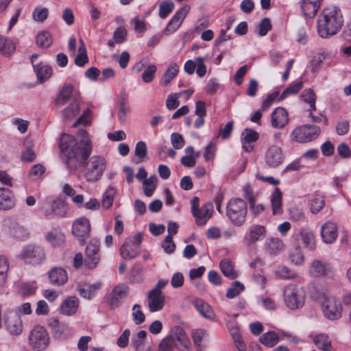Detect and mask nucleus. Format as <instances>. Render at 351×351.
<instances>
[{
  "mask_svg": "<svg viewBox=\"0 0 351 351\" xmlns=\"http://www.w3.org/2000/svg\"><path fill=\"white\" fill-rule=\"evenodd\" d=\"M77 136L81 138L79 142L69 134H62L60 138L59 147L61 152L66 157L67 168L74 171L78 164L84 165L83 174L86 180L88 182H97L106 169V159L97 155L89 158L93 150V143L85 130H80Z\"/></svg>",
  "mask_w": 351,
  "mask_h": 351,
  "instance_id": "f257e3e1",
  "label": "nucleus"
},
{
  "mask_svg": "<svg viewBox=\"0 0 351 351\" xmlns=\"http://www.w3.org/2000/svg\"><path fill=\"white\" fill-rule=\"evenodd\" d=\"M343 23L341 10L335 5L327 6L317 18V34L322 38H330L341 31Z\"/></svg>",
  "mask_w": 351,
  "mask_h": 351,
  "instance_id": "f03ea898",
  "label": "nucleus"
},
{
  "mask_svg": "<svg viewBox=\"0 0 351 351\" xmlns=\"http://www.w3.org/2000/svg\"><path fill=\"white\" fill-rule=\"evenodd\" d=\"M311 297L320 304L323 315L326 319L337 320L341 317L343 306L341 301L331 295L326 288L316 287Z\"/></svg>",
  "mask_w": 351,
  "mask_h": 351,
  "instance_id": "7ed1b4c3",
  "label": "nucleus"
},
{
  "mask_svg": "<svg viewBox=\"0 0 351 351\" xmlns=\"http://www.w3.org/2000/svg\"><path fill=\"white\" fill-rule=\"evenodd\" d=\"M247 206L241 198L231 199L226 206V215L232 224L241 226L246 220Z\"/></svg>",
  "mask_w": 351,
  "mask_h": 351,
  "instance_id": "20e7f679",
  "label": "nucleus"
},
{
  "mask_svg": "<svg viewBox=\"0 0 351 351\" xmlns=\"http://www.w3.org/2000/svg\"><path fill=\"white\" fill-rule=\"evenodd\" d=\"M305 291L295 285H289L284 289V302L287 308L296 310L303 307L305 303Z\"/></svg>",
  "mask_w": 351,
  "mask_h": 351,
  "instance_id": "39448f33",
  "label": "nucleus"
},
{
  "mask_svg": "<svg viewBox=\"0 0 351 351\" xmlns=\"http://www.w3.org/2000/svg\"><path fill=\"white\" fill-rule=\"evenodd\" d=\"M19 257L25 264L36 265L44 262L46 253L41 245L29 244L23 247Z\"/></svg>",
  "mask_w": 351,
  "mask_h": 351,
  "instance_id": "423d86ee",
  "label": "nucleus"
},
{
  "mask_svg": "<svg viewBox=\"0 0 351 351\" xmlns=\"http://www.w3.org/2000/svg\"><path fill=\"white\" fill-rule=\"evenodd\" d=\"M66 210L64 202L58 198L52 199L47 197L40 202V210L48 218L64 217L66 215Z\"/></svg>",
  "mask_w": 351,
  "mask_h": 351,
  "instance_id": "0eeeda50",
  "label": "nucleus"
},
{
  "mask_svg": "<svg viewBox=\"0 0 351 351\" xmlns=\"http://www.w3.org/2000/svg\"><path fill=\"white\" fill-rule=\"evenodd\" d=\"M199 199L197 197H193L191 199V211L195 218V222L198 226H204L211 217L213 206L210 202H206L199 208Z\"/></svg>",
  "mask_w": 351,
  "mask_h": 351,
  "instance_id": "6e6552de",
  "label": "nucleus"
},
{
  "mask_svg": "<svg viewBox=\"0 0 351 351\" xmlns=\"http://www.w3.org/2000/svg\"><path fill=\"white\" fill-rule=\"evenodd\" d=\"M29 345L37 351H43L49 346V336L46 328L41 326H36L29 335Z\"/></svg>",
  "mask_w": 351,
  "mask_h": 351,
  "instance_id": "1a4fd4ad",
  "label": "nucleus"
},
{
  "mask_svg": "<svg viewBox=\"0 0 351 351\" xmlns=\"http://www.w3.org/2000/svg\"><path fill=\"white\" fill-rule=\"evenodd\" d=\"M320 133L319 127L304 125L297 127L291 133V138L298 143H307L316 138Z\"/></svg>",
  "mask_w": 351,
  "mask_h": 351,
  "instance_id": "9d476101",
  "label": "nucleus"
},
{
  "mask_svg": "<svg viewBox=\"0 0 351 351\" xmlns=\"http://www.w3.org/2000/svg\"><path fill=\"white\" fill-rule=\"evenodd\" d=\"M100 242L97 238H93L88 242L85 251L84 264L88 269L95 268L100 261Z\"/></svg>",
  "mask_w": 351,
  "mask_h": 351,
  "instance_id": "9b49d317",
  "label": "nucleus"
},
{
  "mask_svg": "<svg viewBox=\"0 0 351 351\" xmlns=\"http://www.w3.org/2000/svg\"><path fill=\"white\" fill-rule=\"evenodd\" d=\"M130 292L129 287L124 283L115 285L107 295V303L111 308H118L126 299Z\"/></svg>",
  "mask_w": 351,
  "mask_h": 351,
  "instance_id": "f8f14e48",
  "label": "nucleus"
},
{
  "mask_svg": "<svg viewBox=\"0 0 351 351\" xmlns=\"http://www.w3.org/2000/svg\"><path fill=\"white\" fill-rule=\"evenodd\" d=\"M90 221L85 217L76 219L72 225V232L82 244L90 237Z\"/></svg>",
  "mask_w": 351,
  "mask_h": 351,
  "instance_id": "ddd939ff",
  "label": "nucleus"
},
{
  "mask_svg": "<svg viewBox=\"0 0 351 351\" xmlns=\"http://www.w3.org/2000/svg\"><path fill=\"white\" fill-rule=\"evenodd\" d=\"M171 337L176 343V348L179 351H190L191 347V341L187 336L185 330L179 326H176L171 329V335H168Z\"/></svg>",
  "mask_w": 351,
  "mask_h": 351,
  "instance_id": "4468645a",
  "label": "nucleus"
},
{
  "mask_svg": "<svg viewBox=\"0 0 351 351\" xmlns=\"http://www.w3.org/2000/svg\"><path fill=\"white\" fill-rule=\"evenodd\" d=\"M285 156L282 149L278 145H271L265 151L264 161L270 168H276L282 164Z\"/></svg>",
  "mask_w": 351,
  "mask_h": 351,
  "instance_id": "2eb2a0df",
  "label": "nucleus"
},
{
  "mask_svg": "<svg viewBox=\"0 0 351 351\" xmlns=\"http://www.w3.org/2000/svg\"><path fill=\"white\" fill-rule=\"evenodd\" d=\"M7 330L12 335H19L23 329V322L19 315L14 311H8L4 317Z\"/></svg>",
  "mask_w": 351,
  "mask_h": 351,
  "instance_id": "dca6fc26",
  "label": "nucleus"
},
{
  "mask_svg": "<svg viewBox=\"0 0 351 351\" xmlns=\"http://www.w3.org/2000/svg\"><path fill=\"white\" fill-rule=\"evenodd\" d=\"M338 227L336 223L328 220L321 226V237L326 244L333 243L338 237Z\"/></svg>",
  "mask_w": 351,
  "mask_h": 351,
  "instance_id": "f3484780",
  "label": "nucleus"
},
{
  "mask_svg": "<svg viewBox=\"0 0 351 351\" xmlns=\"http://www.w3.org/2000/svg\"><path fill=\"white\" fill-rule=\"evenodd\" d=\"M190 9V5H186L175 13L165 29V32L167 34H171L178 29L189 12Z\"/></svg>",
  "mask_w": 351,
  "mask_h": 351,
  "instance_id": "a211bd4d",
  "label": "nucleus"
},
{
  "mask_svg": "<svg viewBox=\"0 0 351 351\" xmlns=\"http://www.w3.org/2000/svg\"><path fill=\"white\" fill-rule=\"evenodd\" d=\"M147 303L151 313L160 311L165 306V296L162 293H156L150 290L147 293Z\"/></svg>",
  "mask_w": 351,
  "mask_h": 351,
  "instance_id": "6ab92c4d",
  "label": "nucleus"
},
{
  "mask_svg": "<svg viewBox=\"0 0 351 351\" xmlns=\"http://www.w3.org/2000/svg\"><path fill=\"white\" fill-rule=\"evenodd\" d=\"M267 234V230L264 226L253 225L249 228L245 235V239L248 245L264 239Z\"/></svg>",
  "mask_w": 351,
  "mask_h": 351,
  "instance_id": "aec40b11",
  "label": "nucleus"
},
{
  "mask_svg": "<svg viewBox=\"0 0 351 351\" xmlns=\"http://www.w3.org/2000/svg\"><path fill=\"white\" fill-rule=\"evenodd\" d=\"M311 272L315 276H331L334 273V268L330 263L314 260L311 263Z\"/></svg>",
  "mask_w": 351,
  "mask_h": 351,
  "instance_id": "412c9836",
  "label": "nucleus"
},
{
  "mask_svg": "<svg viewBox=\"0 0 351 351\" xmlns=\"http://www.w3.org/2000/svg\"><path fill=\"white\" fill-rule=\"evenodd\" d=\"M242 147L246 152H251L254 149V143L259 138L257 132L252 129L246 128L241 133Z\"/></svg>",
  "mask_w": 351,
  "mask_h": 351,
  "instance_id": "4be33fe9",
  "label": "nucleus"
},
{
  "mask_svg": "<svg viewBox=\"0 0 351 351\" xmlns=\"http://www.w3.org/2000/svg\"><path fill=\"white\" fill-rule=\"evenodd\" d=\"M321 0H302L300 8L303 15L308 19L313 18L320 7Z\"/></svg>",
  "mask_w": 351,
  "mask_h": 351,
  "instance_id": "5701e85b",
  "label": "nucleus"
},
{
  "mask_svg": "<svg viewBox=\"0 0 351 351\" xmlns=\"http://www.w3.org/2000/svg\"><path fill=\"white\" fill-rule=\"evenodd\" d=\"M48 276L50 282L57 286L63 285L68 280L66 271L59 267L51 269L48 273Z\"/></svg>",
  "mask_w": 351,
  "mask_h": 351,
  "instance_id": "b1692460",
  "label": "nucleus"
},
{
  "mask_svg": "<svg viewBox=\"0 0 351 351\" xmlns=\"http://www.w3.org/2000/svg\"><path fill=\"white\" fill-rule=\"evenodd\" d=\"M289 121L288 113L283 108H276L271 114V125L274 128H282Z\"/></svg>",
  "mask_w": 351,
  "mask_h": 351,
  "instance_id": "393cba45",
  "label": "nucleus"
},
{
  "mask_svg": "<svg viewBox=\"0 0 351 351\" xmlns=\"http://www.w3.org/2000/svg\"><path fill=\"white\" fill-rule=\"evenodd\" d=\"M79 304V299L77 297H67L60 306V313L68 316L73 315L77 311Z\"/></svg>",
  "mask_w": 351,
  "mask_h": 351,
  "instance_id": "a878e982",
  "label": "nucleus"
},
{
  "mask_svg": "<svg viewBox=\"0 0 351 351\" xmlns=\"http://www.w3.org/2000/svg\"><path fill=\"white\" fill-rule=\"evenodd\" d=\"M139 254L138 245H135L132 238L128 239L120 247V255L125 259H132Z\"/></svg>",
  "mask_w": 351,
  "mask_h": 351,
  "instance_id": "bb28decb",
  "label": "nucleus"
},
{
  "mask_svg": "<svg viewBox=\"0 0 351 351\" xmlns=\"http://www.w3.org/2000/svg\"><path fill=\"white\" fill-rule=\"evenodd\" d=\"M196 310L206 319L213 320L215 317V312L210 304L202 300L196 299L193 302Z\"/></svg>",
  "mask_w": 351,
  "mask_h": 351,
  "instance_id": "cd10ccee",
  "label": "nucleus"
},
{
  "mask_svg": "<svg viewBox=\"0 0 351 351\" xmlns=\"http://www.w3.org/2000/svg\"><path fill=\"white\" fill-rule=\"evenodd\" d=\"M101 287L102 283L101 282H96L93 284L81 285L78 287V291L82 297L90 300Z\"/></svg>",
  "mask_w": 351,
  "mask_h": 351,
  "instance_id": "c85d7f7f",
  "label": "nucleus"
},
{
  "mask_svg": "<svg viewBox=\"0 0 351 351\" xmlns=\"http://www.w3.org/2000/svg\"><path fill=\"white\" fill-rule=\"evenodd\" d=\"M15 205L14 197L10 190L0 188V210H9Z\"/></svg>",
  "mask_w": 351,
  "mask_h": 351,
  "instance_id": "c756f323",
  "label": "nucleus"
},
{
  "mask_svg": "<svg viewBox=\"0 0 351 351\" xmlns=\"http://www.w3.org/2000/svg\"><path fill=\"white\" fill-rule=\"evenodd\" d=\"M146 337L147 332L145 330H140L132 335L131 343L135 351H152V346L145 348L143 346Z\"/></svg>",
  "mask_w": 351,
  "mask_h": 351,
  "instance_id": "7c9ffc66",
  "label": "nucleus"
},
{
  "mask_svg": "<svg viewBox=\"0 0 351 351\" xmlns=\"http://www.w3.org/2000/svg\"><path fill=\"white\" fill-rule=\"evenodd\" d=\"M313 342L319 350L323 351H335V349L332 346L330 339L326 334L321 333L317 335L313 339Z\"/></svg>",
  "mask_w": 351,
  "mask_h": 351,
  "instance_id": "2f4dec72",
  "label": "nucleus"
},
{
  "mask_svg": "<svg viewBox=\"0 0 351 351\" xmlns=\"http://www.w3.org/2000/svg\"><path fill=\"white\" fill-rule=\"evenodd\" d=\"M179 71V66L177 63L172 62L169 64L160 80L162 86H167L172 80L176 77Z\"/></svg>",
  "mask_w": 351,
  "mask_h": 351,
  "instance_id": "473e14b6",
  "label": "nucleus"
},
{
  "mask_svg": "<svg viewBox=\"0 0 351 351\" xmlns=\"http://www.w3.org/2000/svg\"><path fill=\"white\" fill-rule=\"evenodd\" d=\"M46 240L53 246H60L64 242V235L59 228H53L45 235Z\"/></svg>",
  "mask_w": 351,
  "mask_h": 351,
  "instance_id": "72a5a7b5",
  "label": "nucleus"
},
{
  "mask_svg": "<svg viewBox=\"0 0 351 351\" xmlns=\"http://www.w3.org/2000/svg\"><path fill=\"white\" fill-rule=\"evenodd\" d=\"M71 334V330L67 324L56 322V324L53 327V335L55 338L64 339L69 337Z\"/></svg>",
  "mask_w": 351,
  "mask_h": 351,
  "instance_id": "f704fd0d",
  "label": "nucleus"
},
{
  "mask_svg": "<svg viewBox=\"0 0 351 351\" xmlns=\"http://www.w3.org/2000/svg\"><path fill=\"white\" fill-rule=\"evenodd\" d=\"M34 69L37 78L40 82L47 80L53 73V69L50 66L43 64V63L34 64Z\"/></svg>",
  "mask_w": 351,
  "mask_h": 351,
  "instance_id": "c9c22d12",
  "label": "nucleus"
},
{
  "mask_svg": "<svg viewBox=\"0 0 351 351\" xmlns=\"http://www.w3.org/2000/svg\"><path fill=\"white\" fill-rule=\"evenodd\" d=\"M282 194L278 188H276L271 195V203L274 215H280L282 212Z\"/></svg>",
  "mask_w": 351,
  "mask_h": 351,
  "instance_id": "e433bc0d",
  "label": "nucleus"
},
{
  "mask_svg": "<svg viewBox=\"0 0 351 351\" xmlns=\"http://www.w3.org/2000/svg\"><path fill=\"white\" fill-rule=\"evenodd\" d=\"M301 239L306 247L313 250L315 247V239L313 232L309 228H302L300 232Z\"/></svg>",
  "mask_w": 351,
  "mask_h": 351,
  "instance_id": "4c0bfd02",
  "label": "nucleus"
},
{
  "mask_svg": "<svg viewBox=\"0 0 351 351\" xmlns=\"http://www.w3.org/2000/svg\"><path fill=\"white\" fill-rule=\"evenodd\" d=\"M15 49V44L11 39L0 35V53L5 56H10Z\"/></svg>",
  "mask_w": 351,
  "mask_h": 351,
  "instance_id": "58836bf2",
  "label": "nucleus"
},
{
  "mask_svg": "<svg viewBox=\"0 0 351 351\" xmlns=\"http://www.w3.org/2000/svg\"><path fill=\"white\" fill-rule=\"evenodd\" d=\"M325 206V197L322 194L316 193L309 201L310 211L313 214H317L323 209Z\"/></svg>",
  "mask_w": 351,
  "mask_h": 351,
  "instance_id": "ea45409f",
  "label": "nucleus"
},
{
  "mask_svg": "<svg viewBox=\"0 0 351 351\" xmlns=\"http://www.w3.org/2000/svg\"><path fill=\"white\" fill-rule=\"evenodd\" d=\"M9 262L5 256H0V287L5 286L7 282Z\"/></svg>",
  "mask_w": 351,
  "mask_h": 351,
  "instance_id": "a19ab883",
  "label": "nucleus"
},
{
  "mask_svg": "<svg viewBox=\"0 0 351 351\" xmlns=\"http://www.w3.org/2000/svg\"><path fill=\"white\" fill-rule=\"evenodd\" d=\"M278 341L279 337L278 334L274 331L265 332L260 337V341L269 348H272L276 346Z\"/></svg>",
  "mask_w": 351,
  "mask_h": 351,
  "instance_id": "79ce46f5",
  "label": "nucleus"
},
{
  "mask_svg": "<svg viewBox=\"0 0 351 351\" xmlns=\"http://www.w3.org/2000/svg\"><path fill=\"white\" fill-rule=\"evenodd\" d=\"M206 331L204 329L199 328L193 330L192 338L197 348V351H202L204 346L202 344V340L206 337Z\"/></svg>",
  "mask_w": 351,
  "mask_h": 351,
  "instance_id": "37998d69",
  "label": "nucleus"
},
{
  "mask_svg": "<svg viewBox=\"0 0 351 351\" xmlns=\"http://www.w3.org/2000/svg\"><path fill=\"white\" fill-rule=\"evenodd\" d=\"M157 180L156 176L154 175L143 181V191L146 196L150 197L153 195L156 188Z\"/></svg>",
  "mask_w": 351,
  "mask_h": 351,
  "instance_id": "c03bdc74",
  "label": "nucleus"
},
{
  "mask_svg": "<svg viewBox=\"0 0 351 351\" xmlns=\"http://www.w3.org/2000/svg\"><path fill=\"white\" fill-rule=\"evenodd\" d=\"M300 97L304 102L309 104V111H315L316 110V96L313 90L311 88L304 90L300 95Z\"/></svg>",
  "mask_w": 351,
  "mask_h": 351,
  "instance_id": "a18cd8bd",
  "label": "nucleus"
},
{
  "mask_svg": "<svg viewBox=\"0 0 351 351\" xmlns=\"http://www.w3.org/2000/svg\"><path fill=\"white\" fill-rule=\"evenodd\" d=\"M302 81H299L293 84L290 85L287 88H285L284 91L282 93L281 95L278 98V101H282V99L289 97L290 95H296L302 89Z\"/></svg>",
  "mask_w": 351,
  "mask_h": 351,
  "instance_id": "49530a36",
  "label": "nucleus"
},
{
  "mask_svg": "<svg viewBox=\"0 0 351 351\" xmlns=\"http://www.w3.org/2000/svg\"><path fill=\"white\" fill-rule=\"evenodd\" d=\"M80 105L78 101L75 99L70 105L64 108L62 114L64 117L71 119L75 117L80 113Z\"/></svg>",
  "mask_w": 351,
  "mask_h": 351,
  "instance_id": "de8ad7c7",
  "label": "nucleus"
},
{
  "mask_svg": "<svg viewBox=\"0 0 351 351\" xmlns=\"http://www.w3.org/2000/svg\"><path fill=\"white\" fill-rule=\"evenodd\" d=\"M267 251L271 254H276L283 248V243L278 238H271L266 243Z\"/></svg>",
  "mask_w": 351,
  "mask_h": 351,
  "instance_id": "09e8293b",
  "label": "nucleus"
},
{
  "mask_svg": "<svg viewBox=\"0 0 351 351\" xmlns=\"http://www.w3.org/2000/svg\"><path fill=\"white\" fill-rule=\"evenodd\" d=\"M220 269L224 276L232 279L237 277V273L234 270L233 265L230 260H222L220 263Z\"/></svg>",
  "mask_w": 351,
  "mask_h": 351,
  "instance_id": "8fccbe9b",
  "label": "nucleus"
},
{
  "mask_svg": "<svg viewBox=\"0 0 351 351\" xmlns=\"http://www.w3.org/2000/svg\"><path fill=\"white\" fill-rule=\"evenodd\" d=\"M175 4L171 0H164L159 5V16L165 19L174 9Z\"/></svg>",
  "mask_w": 351,
  "mask_h": 351,
  "instance_id": "3c124183",
  "label": "nucleus"
},
{
  "mask_svg": "<svg viewBox=\"0 0 351 351\" xmlns=\"http://www.w3.org/2000/svg\"><path fill=\"white\" fill-rule=\"evenodd\" d=\"M73 87L71 85H66L61 90L57 99L58 105H64L71 98L73 93Z\"/></svg>",
  "mask_w": 351,
  "mask_h": 351,
  "instance_id": "603ef678",
  "label": "nucleus"
},
{
  "mask_svg": "<svg viewBox=\"0 0 351 351\" xmlns=\"http://www.w3.org/2000/svg\"><path fill=\"white\" fill-rule=\"evenodd\" d=\"M36 43L38 46L43 48H47L52 43V36L48 32H40L36 36Z\"/></svg>",
  "mask_w": 351,
  "mask_h": 351,
  "instance_id": "864d4df0",
  "label": "nucleus"
},
{
  "mask_svg": "<svg viewBox=\"0 0 351 351\" xmlns=\"http://www.w3.org/2000/svg\"><path fill=\"white\" fill-rule=\"evenodd\" d=\"M275 274L283 279H293L297 276L295 272L285 265L278 266L275 271Z\"/></svg>",
  "mask_w": 351,
  "mask_h": 351,
  "instance_id": "5fc2aeb1",
  "label": "nucleus"
},
{
  "mask_svg": "<svg viewBox=\"0 0 351 351\" xmlns=\"http://www.w3.org/2000/svg\"><path fill=\"white\" fill-rule=\"evenodd\" d=\"M289 259L295 265H301L304 263V256L300 247H295L289 252Z\"/></svg>",
  "mask_w": 351,
  "mask_h": 351,
  "instance_id": "6e6d98bb",
  "label": "nucleus"
},
{
  "mask_svg": "<svg viewBox=\"0 0 351 351\" xmlns=\"http://www.w3.org/2000/svg\"><path fill=\"white\" fill-rule=\"evenodd\" d=\"M176 343L171 337L167 336L159 342L156 351H173Z\"/></svg>",
  "mask_w": 351,
  "mask_h": 351,
  "instance_id": "4d7b16f0",
  "label": "nucleus"
},
{
  "mask_svg": "<svg viewBox=\"0 0 351 351\" xmlns=\"http://www.w3.org/2000/svg\"><path fill=\"white\" fill-rule=\"evenodd\" d=\"M80 42L81 46L78 48L79 53L75 58V63L78 66H83L88 62V58L84 43L82 40H80Z\"/></svg>",
  "mask_w": 351,
  "mask_h": 351,
  "instance_id": "13d9d810",
  "label": "nucleus"
},
{
  "mask_svg": "<svg viewBox=\"0 0 351 351\" xmlns=\"http://www.w3.org/2000/svg\"><path fill=\"white\" fill-rule=\"evenodd\" d=\"M115 195L114 189L112 187H108L104 194L103 195L102 198V206L108 209L110 208L112 205L114 196Z\"/></svg>",
  "mask_w": 351,
  "mask_h": 351,
  "instance_id": "bf43d9fd",
  "label": "nucleus"
},
{
  "mask_svg": "<svg viewBox=\"0 0 351 351\" xmlns=\"http://www.w3.org/2000/svg\"><path fill=\"white\" fill-rule=\"evenodd\" d=\"M10 234L16 239H23L25 237L26 234V230L19 223H12L10 227Z\"/></svg>",
  "mask_w": 351,
  "mask_h": 351,
  "instance_id": "052dcab7",
  "label": "nucleus"
},
{
  "mask_svg": "<svg viewBox=\"0 0 351 351\" xmlns=\"http://www.w3.org/2000/svg\"><path fill=\"white\" fill-rule=\"evenodd\" d=\"M244 290V285L239 281H235L233 285L228 289L226 297L234 298L239 295Z\"/></svg>",
  "mask_w": 351,
  "mask_h": 351,
  "instance_id": "680f3d73",
  "label": "nucleus"
},
{
  "mask_svg": "<svg viewBox=\"0 0 351 351\" xmlns=\"http://www.w3.org/2000/svg\"><path fill=\"white\" fill-rule=\"evenodd\" d=\"M49 10L47 8L37 7L32 13L34 21L38 22H43L48 16Z\"/></svg>",
  "mask_w": 351,
  "mask_h": 351,
  "instance_id": "e2e57ef3",
  "label": "nucleus"
},
{
  "mask_svg": "<svg viewBox=\"0 0 351 351\" xmlns=\"http://www.w3.org/2000/svg\"><path fill=\"white\" fill-rule=\"evenodd\" d=\"M132 319L136 324H141L145 321V315L141 311L139 304H134L132 307Z\"/></svg>",
  "mask_w": 351,
  "mask_h": 351,
  "instance_id": "0e129e2a",
  "label": "nucleus"
},
{
  "mask_svg": "<svg viewBox=\"0 0 351 351\" xmlns=\"http://www.w3.org/2000/svg\"><path fill=\"white\" fill-rule=\"evenodd\" d=\"M271 28V25L270 20L268 18H264L257 25L258 34L261 36H264L267 34Z\"/></svg>",
  "mask_w": 351,
  "mask_h": 351,
  "instance_id": "69168bd1",
  "label": "nucleus"
},
{
  "mask_svg": "<svg viewBox=\"0 0 351 351\" xmlns=\"http://www.w3.org/2000/svg\"><path fill=\"white\" fill-rule=\"evenodd\" d=\"M128 112H129V107L127 105V102H126L125 99L124 98L119 99V110H118L119 119L121 121H125Z\"/></svg>",
  "mask_w": 351,
  "mask_h": 351,
  "instance_id": "338daca9",
  "label": "nucleus"
},
{
  "mask_svg": "<svg viewBox=\"0 0 351 351\" xmlns=\"http://www.w3.org/2000/svg\"><path fill=\"white\" fill-rule=\"evenodd\" d=\"M156 66L154 64L148 66L142 73V79L145 83L151 82L156 71Z\"/></svg>",
  "mask_w": 351,
  "mask_h": 351,
  "instance_id": "774afa93",
  "label": "nucleus"
}]
</instances>
